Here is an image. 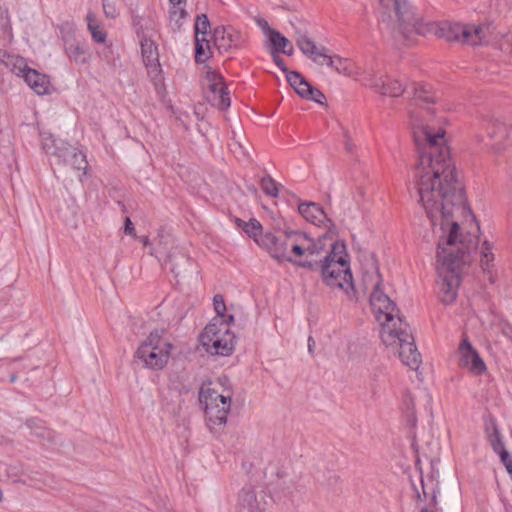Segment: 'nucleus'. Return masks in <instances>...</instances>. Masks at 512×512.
Instances as JSON below:
<instances>
[{"instance_id": "1", "label": "nucleus", "mask_w": 512, "mask_h": 512, "mask_svg": "<svg viewBox=\"0 0 512 512\" xmlns=\"http://www.w3.org/2000/svg\"><path fill=\"white\" fill-rule=\"evenodd\" d=\"M413 138L419 153L416 166L419 202L433 225L439 222L442 235L437 249L438 287L441 301L452 303L460 283L459 269L466 254L476 249L471 239L458 240L459 218L471 216L462 184L458 181L455 166L442 129L434 132L424 120L409 111Z\"/></svg>"}, {"instance_id": "2", "label": "nucleus", "mask_w": 512, "mask_h": 512, "mask_svg": "<svg viewBox=\"0 0 512 512\" xmlns=\"http://www.w3.org/2000/svg\"><path fill=\"white\" fill-rule=\"evenodd\" d=\"M332 230H329L314 239L299 231H290L295 237L292 245V254L297 260H310L316 262L318 268L311 272H320L322 281L329 287L342 289L349 298L354 297L353 277L350 270L346 245L343 241H334L327 251L326 241L332 240Z\"/></svg>"}, {"instance_id": "3", "label": "nucleus", "mask_w": 512, "mask_h": 512, "mask_svg": "<svg viewBox=\"0 0 512 512\" xmlns=\"http://www.w3.org/2000/svg\"><path fill=\"white\" fill-rule=\"evenodd\" d=\"M381 7V23L394 36L397 34L409 40L413 33L423 34L425 28L422 21L407 5L406 0H379Z\"/></svg>"}, {"instance_id": "4", "label": "nucleus", "mask_w": 512, "mask_h": 512, "mask_svg": "<svg viewBox=\"0 0 512 512\" xmlns=\"http://www.w3.org/2000/svg\"><path fill=\"white\" fill-rule=\"evenodd\" d=\"M381 340L398 353L402 363L411 369H417L421 363V355L417 350L409 325L398 317V326L387 324L381 330Z\"/></svg>"}, {"instance_id": "5", "label": "nucleus", "mask_w": 512, "mask_h": 512, "mask_svg": "<svg viewBox=\"0 0 512 512\" xmlns=\"http://www.w3.org/2000/svg\"><path fill=\"white\" fill-rule=\"evenodd\" d=\"M363 281L366 286L371 285L373 291L370 296L371 307L376 314V318L381 322L382 329L387 324H392L394 327L398 326L399 310L396 308L395 303L386 295L380 285L382 282L381 275L377 267L371 274L364 273Z\"/></svg>"}, {"instance_id": "6", "label": "nucleus", "mask_w": 512, "mask_h": 512, "mask_svg": "<svg viewBox=\"0 0 512 512\" xmlns=\"http://www.w3.org/2000/svg\"><path fill=\"white\" fill-rule=\"evenodd\" d=\"M173 345L163 338V330L155 329L136 351V356L144 366L152 370H162L168 363Z\"/></svg>"}, {"instance_id": "7", "label": "nucleus", "mask_w": 512, "mask_h": 512, "mask_svg": "<svg viewBox=\"0 0 512 512\" xmlns=\"http://www.w3.org/2000/svg\"><path fill=\"white\" fill-rule=\"evenodd\" d=\"M284 238L266 233L258 240V245L264 247L272 258L278 262H289L296 267L307 270H315L318 265L310 260H297L292 254V245H295V237L290 235V231H285Z\"/></svg>"}, {"instance_id": "8", "label": "nucleus", "mask_w": 512, "mask_h": 512, "mask_svg": "<svg viewBox=\"0 0 512 512\" xmlns=\"http://www.w3.org/2000/svg\"><path fill=\"white\" fill-rule=\"evenodd\" d=\"M199 400L205 405L206 420L212 431H218L227 421L231 407V395L218 393L209 386H202Z\"/></svg>"}, {"instance_id": "9", "label": "nucleus", "mask_w": 512, "mask_h": 512, "mask_svg": "<svg viewBox=\"0 0 512 512\" xmlns=\"http://www.w3.org/2000/svg\"><path fill=\"white\" fill-rule=\"evenodd\" d=\"M206 351L220 356L230 355L235 346V336L229 331L223 319H214L200 336Z\"/></svg>"}, {"instance_id": "10", "label": "nucleus", "mask_w": 512, "mask_h": 512, "mask_svg": "<svg viewBox=\"0 0 512 512\" xmlns=\"http://www.w3.org/2000/svg\"><path fill=\"white\" fill-rule=\"evenodd\" d=\"M270 496L261 487L247 484L237 495L236 512H267Z\"/></svg>"}, {"instance_id": "11", "label": "nucleus", "mask_w": 512, "mask_h": 512, "mask_svg": "<svg viewBox=\"0 0 512 512\" xmlns=\"http://www.w3.org/2000/svg\"><path fill=\"white\" fill-rule=\"evenodd\" d=\"M296 45L300 51L312 60L317 65H323L321 58H324L326 65L336 72L341 73L343 71V59L338 56H331L328 54V49L325 46H318L316 43L305 34H301L296 38Z\"/></svg>"}, {"instance_id": "12", "label": "nucleus", "mask_w": 512, "mask_h": 512, "mask_svg": "<svg viewBox=\"0 0 512 512\" xmlns=\"http://www.w3.org/2000/svg\"><path fill=\"white\" fill-rule=\"evenodd\" d=\"M134 25L137 27V34L140 38L141 54L148 73L155 82L160 81L161 68L158 59L157 47L150 36L145 33L143 26L140 25L138 20H134Z\"/></svg>"}, {"instance_id": "13", "label": "nucleus", "mask_w": 512, "mask_h": 512, "mask_svg": "<svg viewBox=\"0 0 512 512\" xmlns=\"http://www.w3.org/2000/svg\"><path fill=\"white\" fill-rule=\"evenodd\" d=\"M205 78L207 81L206 100L220 110L229 108L231 101L222 76L216 71L208 70Z\"/></svg>"}, {"instance_id": "14", "label": "nucleus", "mask_w": 512, "mask_h": 512, "mask_svg": "<svg viewBox=\"0 0 512 512\" xmlns=\"http://www.w3.org/2000/svg\"><path fill=\"white\" fill-rule=\"evenodd\" d=\"M435 34L448 42L456 41L475 45L477 44L476 40L479 38L480 27H476L472 31L469 27L458 23L442 22L437 26Z\"/></svg>"}, {"instance_id": "15", "label": "nucleus", "mask_w": 512, "mask_h": 512, "mask_svg": "<svg viewBox=\"0 0 512 512\" xmlns=\"http://www.w3.org/2000/svg\"><path fill=\"white\" fill-rule=\"evenodd\" d=\"M456 355L458 357V366L460 368L467 369L474 375L480 374V354L472 345L466 334H463L462 336Z\"/></svg>"}, {"instance_id": "16", "label": "nucleus", "mask_w": 512, "mask_h": 512, "mask_svg": "<svg viewBox=\"0 0 512 512\" xmlns=\"http://www.w3.org/2000/svg\"><path fill=\"white\" fill-rule=\"evenodd\" d=\"M485 430L491 447L497 454H499L504 466L511 464L512 457L504 447L502 437L493 418H490L485 422Z\"/></svg>"}, {"instance_id": "17", "label": "nucleus", "mask_w": 512, "mask_h": 512, "mask_svg": "<svg viewBox=\"0 0 512 512\" xmlns=\"http://www.w3.org/2000/svg\"><path fill=\"white\" fill-rule=\"evenodd\" d=\"M298 211L302 217L314 225H322L328 222L331 227H334L331 220L327 218V215L323 209L314 202H303L298 205Z\"/></svg>"}, {"instance_id": "18", "label": "nucleus", "mask_w": 512, "mask_h": 512, "mask_svg": "<svg viewBox=\"0 0 512 512\" xmlns=\"http://www.w3.org/2000/svg\"><path fill=\"white\" fill-rule=\"evenodd\" d=\"M492 249V243L487 240L482 241V279L487 278L491 284L495 282L497 277V271L494 265L495 256Z\"/></svg>"}, {"instance_id": "19", "label": "nucleus", "mask_w": 512, "mask_h": 512, "mask_svg": "<svg viewBox=\"0 0 512 512\" xmlns=\"http://www.w3.org/2000/svg\"><path fill=\"white\" fill-rule=\"evenodd\" d=\"M404 403L407 410L410 411V421L413 424L416 422L415 412L417 406H422L426 412L432 415V396L425 390L420 391L416 397L407 395Z\"/></svg>"}, {"instance_id": "20", "label": "nucleus", "mask_w": 512, "mask_h": 512, "mask_svg": "<svg viewBox=\"0 0 512 512\" xmlns=\"http://www.w3.org/2000/svg\"><path fill=\"white\" fill-rule=\"evenodd\" d=\"M65 53L71 61L84 64L87 61V50L84 43L77 41L72 35L64 39Z\"/></svg>"}, {"instance_id": "21", "label": "nucleus", "mask_w": 512, "mask_h": 512, "mask_svg": "<svg viewBox=\"0 0 512 512\" xmlns=\"http://www.w3.org/2000/svg\"><path fill=\"white\" fill-rule=\"evenodd\" d=\"M42 147L47 154L57 158V163L61 164V158L65 157V150L69 146L62 140H57L51 133L41 134Z\"/></svg>"}, {"instance_id": "22", "label": "nucleus", "mask_w": 512, "mask_h": 512, "mask_svg": "<svg viewBox=\"0 0 512 512\" xmlns=\"http://www.w3.org/2000/svg\"><path fill=\"white\" fill-rule=\"evenodd\" d=\"M24 81L38 95L49 93L50 81L48 77L35 69L31 68L28 73L25 74Z\"/></svg>"}, {"instance_id": "23", "label": "nucleus", "mask_w": 512, "mask_h": 512, "mask_svg": "<svg viewBox=\"0 0 512 512\" xmlns=\"http://www.w3.org/2000/svg\"><path fill=\"white\" fill-rule=\"evenodd\" d=\"M371 85L375 87L382 95H388L391 97H399L405 91L404 85L398 81L387 78L373 79Z\"/></svg>"}, {"instance_id": "24", "label": "nucleus", "mask_w": 512, "mask_h": 512, "mask_svg": "<svg viewBox=\"0 0 512 512\" xmlns=\"http://www.w3.org/2000/svg\"><path fill=\"white\" fill-rule=\"evenodd\" d=\"M64 154L65 157L61 158V163L71 166V168L76 171H83L85 174L88 163L86 156L82 152L77 151L75 148L69 145Z\"/></svg>"}, {"instance_id": "25", "label": "nucleus", "mask_w": 512, "mask_h": 512, "mask_svg": "<svg viewBox=\"0 0 512 512\" xmlns=\"http://www.w3.org/2000/svg\"><path fill=\"white\" fill-rule=\"evenodd\" d=\"M189 262L190 258L178 248L172 249L166 259V263L171 264L170 270L176 277L187 270Z\"/></svg>"}, {"instance_id": "26", "label": "nucleus", "mask_w": 512, "mask_h": 512, "mask_svg": "<svg viewBox=\"0 0 512 512\" xmlns=\"http://www.w3.org/2000/svg\"><path fill=\"white\" fill-rule=\"evenodd\" d=\"M1 63L7 67L11 72L17 76L25 77V74L31 69L28 67L26 60L23 57L10 55L4 53L1 58Z\"/></svg>"}, {"instance_id": "27", "label": "nucleus", "mask_w": 512, "mask_h": 512, "mask_svg": "<svg viewBox=\"0 0 512 512\" xmlns=\"http://www.w3.org/2000/svg\"><path fill=\"white\" fill-rule=\"evenodd\" d=\"M286 79L294 91L302 98L310 87V83L297 71L288 72Z\"/></svg>"}, {"instance_id": "28", "label": "nucleus", "mask_w": 512, "mask_h": 512, "mask_svg": "<svg viewBox=\"0 0 512 512\" xmlns=\"http://www.w3.org/2000/svg\"><path fill=\"white\" fill-rule=\"evenodd\" d=\"M86 20L92 39L97 43H104L106 40V31L97 23L95 15L89 12L86 16Z\"/></svg>"}, {"instance_id": "29", "label": "nucleus", "mask_w": 512, "mask_h": 512, "mask_svg": "<svg viewBox=\"0 0 512 512\" xmlns=\"http://www.w3.org/2000/svg\"><path fill=\"white\" fill-rule=\"evenodd\" d=\"M214 42L219 50L228 51L233 46V35L226 33L222 27L216 28L214 31Z\"/></svg>"}, {"instance_id": "30", "label": "nucleus", "mask_w": 512, "mask_h": 512, "mask_svg": "<svg viewBox=\"0 0 512 512\" xmlns=\"http://www.w3.org/2000/svg\"><path fill=\"white\" fill-rule=\"evenodd\" d=\"M209 51L210 46L206 36H195V61L205 62L209 57Z\"/></svg>"}, {"instance_id": "31", "label": "nucleus", "mask_w": 512, "mask_h": 512, "mask_svg": "<svg viewBox=\"0 0 512 512\" xmlns=\"http://www.w3.org/2000/svg\"><path fill=\"white\" fill-rule=\"evenodd\" d=\"M414 101L416 104H431L435 103L434 95L424 86L414 84Z\"/></svg>"}, {"instance_id": "32", "label": "nucleus", "mask_w": 512, "mask_h": 512, "mask_svg": "<svg viewBox=\"0 0 512 512\" xmlns=\"http://www.w3.org/2000/svg\"><path fill=\"white\" fill-rule=\"evenodd\" d=\"M25 426L30 430L31 434L35 435L38 438L44 439L49 436V432L42 425V422L39 419H28L25 423Z\"/></svg>"}, {"instance_id": "33", "label": "nucleus", "mask_w": 512, "mask_h": 512, "mask_svg": "<svg viewBox=\"0 0 512 512\" xmlns=\"http://www.w3.org/2000/svg\"><path fill=\"white\" fill-rule=\"evenodd\" d=\"M268 38L271 45L273 46L272 52L274 53L284 51V48H286L290 44L289 40L276 30L274 32H271V35Z\"/></svg>"}, {"instance_id": "34", "label": "nucleus", "mask_w": 512, "mask_h": 512, "mask_svg": "<svg viewBox=\"0 0 512 512\" xmlns=\"http://www.w3.org/2000/svg\"><path fill=\"white\" fill-rule=\"evenodd\" d=\"M170 10V22L174 30H179L182 26L181 20L187 16L186 10L180 5H172Z\"/></svg>"}, {"instance_id": "35", "label": "nucleus", "mask_w": 512, "mask_h": 512, "mask_svg": "<svg viewBox=\"0 0 512 512\" xmlns=\"http://www.w3.org/2000/svg\"><path fill=\"white\" fill-rule=\"evenodd\" d=\"M243 230L245 231V233L247 235L252 237L257 244H258V240H261V236H263L261 234L262 226L256 219H250V221L244 225Z\"/></svg>"}, {"instance_id": "36", "label": "nucleus", "mask_w": 512, "mask_h": 512, "mask_svg": "<svg viewBox=\"0 0 512 512\" xmlns=\"http://www.w3.org/2000/svg\"><path fill=\"white\" fill-rule=\"evenodd\" d=\"M195 36H206L210 29V22L206 14L197 16L195 22Z\"/></svg>"}, {"instance_id": "37", "label": "nucleus", "mask_w": 512, "mask_h": 512, "mask_svg": "<svg viewBox=\"0 0 512 512\" xmlns=\"http://www.w3.org/2000/svg\"><path fill=\"white\" fill-rule=\"evenodd\" d=\"M261 189L268 196H278V188L276 182L270 176H266L261 179Z\"/></svg>"}, {"instance_id": "38", "label": "nucleus", "mask_w": 512, "mask_h": 512, "mask_svg": "<svg viewBox=\"0 0 512 512\" xmlns=\"http://www.w3.org/2000/svg\"><path fill=\"white\" fill-rule=\"evenodd\" d=\"M230 149L237 157H249V152L246 148L245 142H242L241 139H236L234 137L230 144Z\"/></svg>"}, {"instance_id": "39", "label": "nucleus", "mask_w": 512, "mask_h": 512, "mask_svg": "<svg viewBox=\"0 0 512 512\" xmlns=\"http://www.w3.org/2000/svg\"><path fill=\"white\" fill-rule=\"evenodd\" d=\"M339 128L341 131V135L343 137V143H344L345 150L348 153H352L355 150L356 145L353 141V138H352V135H351L349 129L347 127L343 126L342 124H339Z\"/></svg>"}, {"instance_id": "40", "label": "nucleus", "mask_w": 512, "mask_h": 512, "mask_svg": "<svg viewBox=\"0 0 512 512\" xmlns=\"http://www.w3.org/2000/svg\"><path fill=\"white\" fill-rule=\"evenodd\" d=\"M306 96H303L302 98L310 101H314L318 104L324 105L326 97L325 95L317 88L310 85L309 89L306 92Z\"/></svg>"}, {"instance_id": "41", "label": "nucleus", "mask_w": 512, "mask_h": 512, "mask_svg": "<svg viewBox=\"0 0 512 512\" xmlns=\"http://www.w3.org/2000/svg\"><path fill=\"white\" fill-rule=\"evenodd\" d=\"M213 305L217 315L219 316L218 319H222L226 310L223 296L220 294L215 295L213 298Z\"/></svg>"}, {"instance_id": "42", "label": "nucleus", "mask_w": 512, "mask_h": 512, "mask_svg": "<svg viewBox=\"0 0 512 512\" xmlns=\"http://www.w3.org/2000/svg\"><path fill=\"white\" fill-rule=\"evenodd\" d=\"M103 11L107 18H115L117 16V10L113 3L108 0H103L102 2Z\"/></svg>"}, {"instance_id": "43", "label": "nucleus", "mask_w": 512, "mask_h": 512, "mask_svg": "<svg viewBox=\"0 0 512 512\" xmlns=\"http://www.w3.org/2000/svg\"><path fill=\"white\" fill-rule=\"evenodd\" d=\"M256 23L268 37L271 35V32L275 31L269 26L268 22L264 18H256Z\"/></svg>"}, {"instance_id": "44", "label": "nucleus", "mask_w": 512, "mask_h": 512, "mask_svg": "<svg viewBox=\"0 0 512 512\" xmlns=\"http://www.w3.org/2000/svg\"><path fill=\"white\" fill-rule=\"evenodd\" d=\"M504 133H505V128H504L503 124H500V123H498L495 127H493V129L491 131L489 129H487V134L491 138L496 137V136H503Z\"/></svg>"}, {"instance_id": "45", "label": "nucleus", "mask_w": 512, "mask_h": 512, "mask_svg": "<svg viewBox=\"0 0 512 512\" xmlns=\"http://www.w3.org/2000/svg\"><path fill=\"white\" fill-rule=\"evenodd\" d=\"M272 56H273V61L274 63L284 72L286 73V75L288 74V72H290L288 70V68L286 67L283 59L281 57H279L277 55V53H274V52H271Z\"/></svg>"}, {"instance_id": "46", "label": "nucleus", "mask_w": 512, "mask_h": 512, "mask_svg": "<svg viewBox=\"0 0 512 512\" xmlns=\"http://www.w3.org/2000/svg\"><path fill=\"white\" fill-rule=\"evenodd\" d=\"M124 232H125V234L130 235V236L136 235L134 225H133L132 221L130 220V218H128V217L125 219Z\"/></svg>"}, {"instance_id": "47", "label": "nucleus", "mask_w": 512, "mask_h": 512, "mask_svg": "<svg viewBox=\"0 0 512 512\" xmlns=\"http://www.w3.org/2000/svg\"><path fill=\"white\" fill-rule=\"evenodd\" d=\"M430 482L433 485L432 492H431V502H432L433 506H436L437 505V495H436L437 494V490H436L437 484L434 485L433 479Z\"/></svg>"}, {"instance_id": "48", "label": "nucleus", "mask_w": 512, "mask_h": 512, "mask_svg": "<svg viewBox=\"0 0 512 512\" xmlns=\"http://www.w3.org/2000/svg\"><path fill=\"white\" fill-rule=\"evenodd\" d=\"M315 340L313 339L312 336H309L308 338V352L313 355L314 354V349H315Z\"/></svg>"}, {"instance_id": "49", "label": "nucleus", "mask_w": 512, "mask_h": 512, "mask_svg": "<svg viewBox=\"0 0 512 512\" xmlns=\"http://www.w3.org/2000/svg\"><path fill=\"white\" fill-rule=\"evenodd\" d=\"M140 241L142 242V244L144 246H150L151 245V242L149 240V238L147 236H141L140 237Z\"/></svg>"}, {"instance_id": "50", "label": "nucleus", "mask_w": 512, "mask_h": 512, "mask_svg": "<svg viewBox=\"0 0 512 512\" xmlns=\"http://www.w3.org/2000/svg\"><path fill=\"white\" fill-rule=\"evenodd\" d=\"M421 484H422L423 496L427 497L429 495V493L427 491V484L424 482L423 479H421Z\"/></svg>"}, {"instance_id": "51", "label": "nucleus", "mask_w": 512, "mask_h": 512, "mask_svg": "<svg viewBox=\"0 0 512 512\" xmlns=\"http://www.w3.org/2000/svg\"><path fill=\"white\" fill-rule=\"evenodd\" d=\"M235 223L237 224L238 227H241L242 229H244V225L247 224V222H245L239 218L235 219Z\"/></svg>"}, {"instance_id": "52", "label": "nucleus", "mask_w": 512, "mask_h": 512, "mask_svg": "<svg viewBox=\"0 0 512 512\" xmlns=\"http://www.w3.org/2000/svg\"><path fill=\"white\" fill-rule=\"evenodd\" d=\"M280 52L290 56L293 54V47L290 45L289 49L284 48V51Z\"/></svg>"}, {"instance_id": "53", "label": "nucleus", "mask_w": 512, "mask_h": 512, "mask_svg": "<svg viewBox=\"0 0 512 512\" xmlns=\"http://www.w3.org/2000/svg\"><path fill=\"white\" fill-rule=\"evenodd\" d=\"M170 3L172 5H181V4L185 3V0H170Z\"/></svg>"}, {"instance_id": "54", "label": "nucleus", "mask_w": 512, "mask_h": 512, "mask_svg": "<svg viewBox=\"0 0 512 512\" xmlns=\"http://www.w3.org/2000/svg\"><path fill=\"white\" fill-rule=\"evenodd\" d=\"M507 472L509 473V475L511 476L512 478V463L511 464H508L505 466Z\"/></svg>"}, {"instance_id": "55", "label": "nucleus", "mask_w": 512, "mask_h": 512, "mask_svg": "<svg viewBox=\"0 0 512 512\" xmlns=\"http://www.w3.org/2000/svg\"><path fill=\"white\" fill-rule=\"evenodd\" d=\"M158 252H160V250H159V248L157 247V248L152 249V250L150 251V254H151V255H156Z\"/></svg>"}, {"instance_id": "56", "label": "nucleus", "mask_w": 512, "mask_h": 512, "mask_svg": "<svg viewBox=\"0 0 512 512\" xmlns=\"http://www.w3.org/2000/svg\"><path fill=\"white\" fill-rule=\"evenodd\" d=\"M161 244H162V240H161V236L159 235L158 240H157V246H160Z\"/></svg>"}, {"instance_id": "57", "label": "nucleus", "mask_w": 512, "mask_h": 512, "mask_svg": "<svg viewBox=\"0 0 512 512\" xmlns=\"http://www.w3.org/2000/svg\"><path fill=\"white\" fill-rule=\"evenodd\" d=\"M486 371V365L485 363L482 361V374Z\"/></svg>"}, {"instance_id": "58", "label": "nucleus", "mask_w": 512, "mask_h": 512, "mask_svg": "<svg viewBox=\"0 0 512 512\" xmlns=\"http://www.w3.org/2000/svg\"><path fill=\"white\" fill-rule=\"evenodd\" d=\"M10 380H11V382H14L16 380V376L12 375Z\"/></svg>"}, {"instance_id": "59", "label": "nucleus", "mask_w": 512, "mask_h": 512, "mask_svg": "<svg viewBox=\"0 0 512 512\" xmlns=\"http://www.w3.org/2000/svg\"><path fill=\"white\" fill-rule=\"evenodd\" d=\"M417 499H418V500H421V499H422V496H421V494H420L419 492H417Z\"/></svg>"}, {"instance_id": "60", "label": "nucleus", "mask_w": 512, "mask_h": 512, "mask_svg": "<svg viewBox=\"0 0 512 512\" xmlns=\"http://www.w3.org/2000/svg\"><path fill=\"white\" fill-rule=\"evenodd\" d=\"M234 317L232 315L229 316V321H233Z\"/></svg>"}, {"instance_id": "61", "label": "nucleus", "mask_w": 512, "mask_h": 512, "mask_svg": "<svg viewBox=\"0 0 512 512\" xmlns=\"http://www.w3.org/2000/svg\"><path fill=\"white\" fill-rule=\"evenodd\" d=\"M321 61H323V65H326V61L324 60V58H321Z\"/></svg>"}]
</instances>
